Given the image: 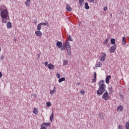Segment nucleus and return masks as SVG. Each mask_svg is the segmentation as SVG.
I'll list each match as a JSON object with an SVG mask.
<instances>
[{
  "label": "nucleus",
  "instance_id": "13",
  "mask_svg": "<svg viewBox=\"0 0 129 129\" xmlns=\"http://www.w3.org/2000/svg\"><path fill=\"white\" fill-rule=\"evenodd\" d=\"M102 66V63L100 61L97 62L96 63V67H101Z\"/></svg>",
  "mask_w": 129,
  "mask_h": 129
},
{
  "label": "nucleus",
  "instance_id": "30",
  "mask_svg": "<svg viewBox=\"0 0 129 129\" xmlns=\"http://www.w3.org/2000/svg\"><path fill=\"white\" fill-rule=\"evenodd\" d=\"M95 82H96V79L95 78H94L92 80V83H95Z\"/></svg>",
  "mask_w": 129,
  "mask_h": 129
},
{
  "label": "nucleus",
  "instance_id": "22",
  "mask_svg": "<svg viewBox=\"0 0 129 129\" xmlns=\"http://www.w3.org/2000/svg\"><path fill=\"white\" fill-rule=\"evenodd\" d=\"M63 81H65V78H61L58 80L59 83H61V82H63Z\"/></svg>",
  "mask_w": 129,
  "mask_h": 129
},
{
  "label": "nucleus",
  "instance_id": "37",
  "mask_svg": "<svg viewBox=\"0 0 129 129\" xmlns=\"http://www.w3.org/2000/svg\"><path fill=\"white\" fill-rule=\"evenodd\" d=\"M118 129H122V125H119L118 126Z\"/></svg>",
  "mask_w": 129,
  "mask_h": 129
},
{
  "label": "nucleus",
  "instance_id": "40",
  "mask_svg": "<svg viewBox=\"0 0 129 129\" xmlns=\"http://www.w3.org/2000/svg\"><path fill=\"white\" fill-rule=\"evenodd\" d=\"M104 11L105 12V11H107V7H105L104 8Z\"/></svg>",
  "mask_w": 129,
  "mask_h": 129
},
{
  "label": "nucleus",
  "instance_id": "11",
  "mask_svg": "<svg viewBox=\"0 0 129 129\" xmlns=\"http://www.w3.org/2000/svg\"><path fill=\"white\" fill-rule=\"evenodd\" d=\"M56 45L58 48H61L63 45V43L61 41H57L56 43Z\"/></svg>",
  "mask_w": 129,
  "mask_h": 129
},
{
  "label": "nucleus",
  "instance_id": "44",
  "mask_svg": "<svg viewBox=\"0 0 129 129\" xmlns=\"http://www.w3.org/2000/svg\"><path fill=\"white\" fill-rule=\"evenodd\" d=\"M36 23H37V22H36L35 23V24H36Z\"/></svg>",
  "mask_w": 129,
  "mask_h": 129
},
{
  "label": "nucleus",
  "instance_id": "23",
  "mask_svg": "<svg viewBox=\"0 0 129 129\" xmlns=\"http://www.w3.org/2000/svg\"><path fill=\"white\" fill-rule=\"evenodd\" d=\"M111 43L112 44V45H114L115 44V39L114 38H111Z\"/></svg>",
  "mask_w": 129,
  "mask_h": 129
},
{
  "label": "nucleus",
  "instance_id": "26",
  "mask_svg": "<svg viewBox=\"0 0 129 129\" xmlns=\"http://www.w3.org/2000/svg\"><path fill=\"white\" fill-rule=\"evenodd\" d=\"M109 41V38H106L105 41H104L103 44L105 45L107 43H108Z\"/></svg>",
  "mask_w": 129,
  "mask_h": 129
},
{
  "label": "nucleus",
  "instance_id": "16",
  "mask_svg": "<svg viewBox=\"0 0 129 129\" xmlns=\"http://www.w3.org/2000/svg\"><path fill=\"white\" fill-rule=\"evenodd\" d=\"M42 29V25L39 23L37 26V31H41Z\"/></svg>",
  "mask_w": 129,
  "mask_h": 129
},
{
  "label": "nucleus",
  "instance_id": "20",
  "mask_svg": "<svg viewBox=\"0 0 129 129\" xmlns=\"http://www.w3.org/2000/svg\"><path fill=\"white\" fill-rule=\"evenodd\" d=\"M33 113L34 114H38V109L37 108H34L33 109Z\"/></svg>",
  "mask_w": 129,
  "mask_h": 129
},
{
  "label": "nucleus",
  "instance_id": "18",
  "mask_svg": "<svg viewBox=\"0 0 129 129\" xmlns=\"http://www.w3.org/2000/svg\"><path fill=\"white\" fill-rule=\"evenodd\" d=\"M85 8L86 9V10H89L90 7H89V5H88V3L86 2L85 4Z\"/></svg>",
  "mask_w": 129,
  "mask_h": 129
},
{
  "label": "nucleus",
  "instance_id": "36",
  "mask_svg": "<svg viewBox=\"0 0 129 129\" xmlns=\"http://www.w3.org/2000/svg\"><path fill=\"white\" fill-rule=\"evenodd\" d=\"M41 24V25H43V26H46V23H44V22H42V23H40Z\"/></svg>",
  "mask_w": 129,
  "mask_h": 129
},
{
  "label": "nucleus",
  "instance_id": "14",
  "mask_svg": "<svg viewBox=\"0 0 129 129\" xmlns=\"http://www.w3.org/2000/svg\"><path fill=\"white\" fill-rule=\"evenodd\" d=\"M56 87H54L53 90L50 91V93L51 95H53V94L55 93V92H56Z\"/></svg>",
  "mask_w": 129,
  "mask_h": 129
},
{
  "label": "nucleus",
  "instance_id": "33",
  "mask_svg": "<svg viewBox=\"0 0 129 129\" xmlns=\"http://www.w3.org/2000/svg\"><path fill=\"white\" fill-rule=\"evenodd\" d=\"M80 93L82 94V95H84V94H85V91L82 90L80 91Z\"/></svg>",
  "mask_w": 129,
  "mask_h": 129
},
{
  "label": "nucleus",
  "instance_id": "17",
  "mask_svg": "<svg viewBox=\"0 0 129 129\" xmlns=\"http://www.w3.org/2000/svg\"><path fill=\"white\" fill-rule=\"evenodd\" d=\"M7 27L8 29H12V23L11 22H8L7 24Z\"/></svg>",
  "mask_w": 129,
  "mask_h": 129
},
{
  "label": "nucleus",
  "instance_id": "41",
  "mask_svg": "<svg viewBox=\"0 0 129 129\" xmlns=\"http://www.w3.org/2000/svg\"><path fill=\"white\" fill-rule=\"evenodd\" d=\"M2 77H3V74L0 72V78H2Z\"/></svg>",
  "mask_w": 129,
  "mask_h": 129
},
{
  "label": "nucleus",
  "instance_id": "43",
  "mask_svg": "<svg viewBox=\"0 0 129 129\" xmlns=\"http://www.w3.org/2000/svg\"><path fill=\"white\" fill-rule=\"evenodd\" d=\"M1 51H2V48H1V47H0V52H1Z\"/></svg>",
  "mask_w": 129,
  "mask_h": 129
},
{
  "label": "nucleus",
  "instance_id": "6",
  "mask_svg": "<svg viewBox=\"0 0 129 129\" xmlns=\"http://www.w3.org/2000/svg\"><path fill=\"white\" fill-rule=\"evenodd\" d=\"M105 57H106V53L105 52H102L99 57L100 61L104 62V61L105 60Z\"/></svg>",
  "mask_w": 129,
  "mask_h": 129
},
{
  "label": "nucleus",
  "instance_id": "29",
  "mask_svg": "<svg viewBox=\"0 0 129 129\" xmlns=\"http://www.w3.org/2000/svg\"><path fill=\"white\" fill-rule=\"evenodd\" d=\"M44 125H45L46 127L49 126H50V123L47 122V123H44Z\"/></svg>",
  "mask_w": 129,
  "mask_h": 129
},
{
  "label": "nucleus",
  "instance_id": "4",
  "mask_svg": "<svg viewBox=\"0 0 129 129\" xmlns=\"http://www.w3.org/2000/svg\"><path fill=\"white\" fill-rule=\"evenodd\" d=\"M44 65L45 67H48L49 70H54V69H55V66L52 63L48 64V61H45L44 62Z\"/></svg>",
  "mask_w": 129,
  "mask_h": 129
},
{
  "label": "nucleus",
  "instance_id": "5",
  "mask_svg": "<svg viewBox=\"0 0 129 129\" xmlns=\"http://www.w3.org/2000/svg\"><path fill=\"white\" fill-rule=\"evenodd\" d=\"M102 98L104 99V100L106 101L108 100V99L110 98V96L109 95L107 91H106L105 93H103Z\"/></svg>",
  "mask_w": 129,
  "mask_h": 129
},
{
  "label": "nucleus",
  "instance_id": "38",
  "mask_svg": "<svg viewBox=\"0 0 129 129\" xmlns=\"http://www.w3.org/2000/svg\"><path fill=\"white\" fill-rule=\"evenodd\" d=\"M94 1H95V0H87V1L90 3H93V2H94Z\"/></svg>",
  "mask_w": 129,
  "mask_h": 129
},
{
  "label": "nucleus",
  "instance_id": "19",
  "mask_svg": "<svg viewBox=\"0 0 129 129\" xmlns=\"http://www.w3.org/2000/svg\"><path fill=\"white\" fill-rule=\"evenodd\" d=\"M126 43V38H125V37H124L122 38V44H123V45H125Z\"/></svg>",
  "mask_w": 129,
  "mask_h": 129
},
{
  "label": "nucleus",
  "instance_id": "39",
  "mask_svg": "<svg viewBox=\"0 0 129 129\" xmlns=\"http://www.w3.org/2000/svg\"><path fill=\"white\" fill-rule=\"evenodd\" d=\"M56 76L57 77V78H60V74H56Z\"/></svg>",
  "mask_w": 129,
  "mask_h": 129
},
{
  "label": "nucleus",
  "instance_id": "8",
  "mask_svg": "<svg viewBox=\"0 0 129 129\" xmlns=\"http://www.w3.org/2000/svg\"><path fill=\"white\" fill-rule=\"evenodd\" d=\"M35 34L37 37H42L43 35V33H42V32L40 30H37L35 32Z\"/></svg>",
  "mask_w": 129,
  "mask_h": 129
},
{
  "label": "nucleus",
  "instance_id": "28",
  "mask_svg": "<svg viewBox=\"0 0 129 129\" xmlns=\"http://www.w3.org/2000/svg\"><path fill=\"white\" fill-rule=\"evenodd\" d=\"M51 105H52V104L51 103V102H46V106H47L48 107H50V106H51Z\"/></svg>",
  "mask_w": 129,
  "mask_h": 129
},
{
  "label": "nucleus",
  "instance_id": "25",
  "mask_svg": "<svg viewBox=\"0 0 129 129\" xmlns=\"http://www.w3.org/2000/svg\"><path fill=\"white\" fill-rule=\"evenodd\" d=\"M125 129H129V121L125 123Z\"/></svg>",
  "mask_w": 129,
  "mask_h": 129
},
{
  "label": "nucleus",
  "instance_id": "15",
  "mask_svg": "<svg viewBox=\"0 0 129 129\" xmlns=\"http://www.w3.org/2000/svg\"><path fill=\"white\" fill-rule=\"evenodd\" d=\"M30 4H31V0H27L25 2V4L27 7H29Z\"/></svg>",
  "mask_w": 129,
  "mask_h": 129
},
{
  "label": "nucleus",
  "instance_id": "12",
  "mask_svg": "<svg viewBox=\"0 0 129 129\" xmlns=\"http://www.w3.org/2000/svg\"><path fill=\"white\" fill-rule=\"evenodd\" d=\"M122 110H123V107H122V106L120 105L117 107V112H120V111H122Z\"/></svg>",
  "mask_w": 129,
  "mask_h": 129
},
{
  "label": "nucleus",
  "instance_id": "10",
  "mask_svg": "<svg viewBox=\"0 0 129 129\" xmlns=\"http://www.w3.org/2000/svg\"><path fill=\"white\" fill-rule=\"evenodd\" d=\"M66 10L68 12H72V8L70 7V5H69V4L66 5Z\"/></svg>",
  "mask_w": 129,
  "mask_h": 129
},
{
  "label": "nucleus",
  "instance_id": "27",
  "mask_svg": "<svg viewBox=\"0 0 129 129\" xmlns=\"http://www.w3.org/2000/svg\"><path fill=\"white\" fill-rule=\"evenodd\" d=\"M70 41L71 42H72L73 41V39H72V38L71 37V36H70V35H69L68 36V41Z\"/></svg>",
  "mask_w": 129,
  "mask_h": 129
},
{
  "label": "nucleus",
  "instance_id": "34",
  "mask_svg": "<svg viewBox=\"0 0 129 129\" xmlns=\"http://www.w3.org/2000/svg\"><path fill=\"white\" fill-rule=\"evenodd\" d=\"M66 48H65V46H63L61 48L60 50L61 51H64Z\"/></svg>",
  "mask_w": 129,
  "mask_h": 129
},
{
  "label": "nucleus",
  "instance_id": "9",
  "mask_svg": "<svg viewBox=\"0 0 129 129\" xmlns=\"http://www.w3.org/2000/svg\"><path fill=\"white\" fill-rule=\"evenodd\" d=\"M110 78H111V76L110 75L107 76L106 77L105 82L107 84H109V80H110Z\"/></svg>",
  "mask_w": 129,
  "mask_h": 129
},
{
  "label": "nucleus",
  "instance_id": "3",
  "mask_svg": "<svg viewBox=\"0 0 129 129\" xmlns=\"http://www.w3.org/2000/svg\"><path fill=\"white\" fill-rule=\"evenodd\" d=\"M65 47L67 49L68 55H69V56H71V45H70L68 40H66Z\"/></svg>",
  "mask_w": 129,
  "mask_h": 129
},
{
  "label": "nucleus",
  "instance_id": "32",
  "mask_svg": "<svg viewBox=\"0 0 129 129\" xmlns=\"http://www.w3.org/2000/svg\"><path fill=\"white\" fill-rule=\"evenodd\" d=\"M93 76H94V78H96V77L97 76V75L96 74V72H94V74H93Z\"/></svg>",
  "mask_w": 129,
  "mask_h": 129
},
{
  "label": "nucleus",
  "instance_id": "24",
  "mask_svg": "<svg viewBox=\"0 0 129 129\" xmlns=\"http://www.w3.org/2000/svg\"><path fill=\"white\" fill-rule=\"evenodd\" d=\"M84 3V0H79L80 6H83Z\"/></svg>",
  "mask_w": 129,
  "mask_h": 129
},
{
  "label": "nucleus",
  "instance_id": "21",
  "mask_svg": "<svg viewBox=\"0 0 129 129\" xmlns=\"http://www.w3.org/2000/svg\"><path fill=\"white\" fill-rule=\"evenodd\" d=\"M53 119H54V113L52 112L50 117V121L51 122L53 121Z\"/></svg>",
  "mask_w": 129,
  "mask_h": 129
},
{
  "label": "nucleus",
  "instance_id": "2",
  "mask_svg": "<svg viewBox=\"0 0 129 129\" xmlns=\"http://www.w3.org/2000/svg\"><path fill=\"white\" fill-rule=\"evenodd\" d=\"M105 82L103 80H101L98 83L99 88L97 91V95L98 96H101L104 92H105V89H106V85Z\"/></svg>",
  "mask_w": 129,
  "mask_h": 129
},
{
  "label": "nucleus",
  "instance_id": "7",
  "mask_svg": "<svg viewBox=\"0 0 129 129\" xmlns=\"http://www.w3.org/2000/svg\"><path fill=\"white\" fill-rule=\"evenodd\" d=\"M115 50H116V46L113 45L109 49L110 53H114L115 52Z\"/></svg>",
  "mask_w": 129,
  "mask_h": 129
},
{
  "label": "nucleus",
  "instance_id": "42",
  "mask_svg": "<svg viewBox=\"0 0 129 129\" xmlns=\"http://www.w3.org/2000/svg\"><path fill=\"white\" fill-rule=\"evenodd\" d=\"M4 58H5V57L4 56H2V58H1V59H4Z\"/></svg>",
  "mask_w": 129,
  "mask_h": 129
},
{
  "label": "nucleus",
  "instance_id": "31",
  "mask_svg": "<svg viewBox=\"0 0 129 129\" xmlns=\"http://www.w3.org/2000/svg\"><path fill=\"white\" fill-rule=\"evenodd\" d=\"M68 64V61L66 60H63V65H67Z\"/></svg>",
  "mask_w": 129,
  "mask_h": 129
},
{
  "label": "nucleus",
  "instance_id": "1",
  "mask_svg": "<svg viewBox=\"0 0 129 129\" xmlns=\"http://www.w3.org/2000/svg\"><path fill=\"white\" fill-rule=\"evenodd\" d=\"M0 12L1 17L2 19V23L3 24H7V23H8V20L10 19L8 8L5 5H2L0 7Z\"/></svg>",
  "mask_w": 129,
  "mask_h": 129
},
{
  "label": "nucleus",
  "instance_id": "35",
  "mask_svg": "<svg viewBox=\"0 0 129 129\" xmlns=\"http://www.w3.org/2000/svg\"><path fill=\"white\" fill-rule=\"evenodd\" d=\"M41 127L40 129H47L45 126H43V124L41 125Z\"/></svg>",
  "mask_w": 129,
  "mask_h": 129
}]
</instances>
